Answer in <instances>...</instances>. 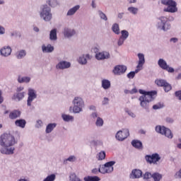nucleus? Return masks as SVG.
I'll return each mask as SVG.
<instances>
[{
	"mask_svg": "<svg viewBox=\"0 0 181 181\" xmlns=\"http://www.w3.org/2000/svg\"><path fill=\"white\" fill-rule=\"evenodd\" d=\"M80 9V5H76L71 8H70L67 13H66V16H73L74 15L76 14V12Z\"/></svg>",
	"mask_w": 181,
	"mask_h": 181,
	"instance_id": "22",
	"label": "nucleus"
},
{
	"mask_svg": "<svg viewBox=\"0 0 181 181\" xmlns=\"http://www.w3.org/2000/svg\"><path fill=\"white\" fill-rule=\"evenodd\" d=\"M156 132H158V134H161V135H165V136L169 139H172V138H173V134L172 133V131L170 129L165 127L164 126H156Z\"/></svg>",
	"mask_w": 181,
	"mask_h": 181,
	"instance_id": "7",
	"label": "nucleus"
},
{
	"mask_svg": "<svg viewBox=\"0 0 181 181\" xmlns=\"http://www.w3.org/2000/svg\"><path fill=\"white\" fill-rule=\"evenodd\" d=\"M15 136L9 133H4L0 136V152L2 155H13L15 147L13 145L18 144V140L21 139V133L15 132Z\"/></svg>",
	"mask_w": 181,
	"mask_h": 181,
	"instance_id": "1",
	"label": "nucleus"
},
{
	"mask_svg": "<svg viewBox=\"0 0 181 181\" xmlns=\"http://www.w3.org/2000/svg\"><path fill=\"white\" fill-rule=\"evenodd\" d=\"M127 114H128V115H129V117H132V118H136V115H135V113H134V112L129 110H125Z\"/></svg>",
	"mask_w": 181,
	"mask_h": 181,
	"instance_id": "48",
	"label": "nucleus"
},
{
	"mask_svg": "<svg viewBox=\"0 0 181 181\" xmlns=\"http://www.w3.org/2000/svg\"><path fill=\"white\" fill-rule=\"evenodd\" d=\"M77 160V157L76 156H70L68 158L64 160V163L66 165L67 162H71L73 163V162H76Z\"/></svg>",
	"mask_w": 181,
	"mask_h": 181,
	"instance_id": "38",
	"label": "nucleus"
},
{
	"mask_svg": "<svg viewBox=\"0 0 181 181\" xmlns=\"http://www.w3.org/2000/svg\"><path fill=\"white\" fill-rule=\"evenodd\" d=\"M42 53H52L54 51V47L52 46V45L49 44L47 46L45 45H42Z\"/></svg>",
	"mask_w": 181,
	"mask_h": 181,
	"instance_id": "19",
	"label": "nucleus"
},
{
	"mask_svg": "<svg viewBox=\"0 0 181 181\" xmlns=\"http://www.w3.org/2000/svg\"><path fill=\"white\" fill-rule=\"evenodd\" d=\"M140 94H142L139 97V100L140 101V106L148 111L149 110V103H152L156 98L158 92L156 90L146 91L142 89L139 90Z\"/></svg>",
	"mask_w": 181,
	"mask_h": 181,
	"instance_id": "2",
	"label": "nucleus"
},
{
	"mask_svg": "<svg viewBox=\"0 0 181 181\" xmlns=\"http://www.w3.org/2000/svg\"><path fill=\"white\" fill-rule=\"evenodd\" d=\"M91 6L93 9H95V8H97V4H95V0H92Z\"/></svg>",
	"mask_w": 181,
	"mask_h": 181,
	"instance_id": "60",
	"label": "nucleus"
},
{
	"mask_svg": "<svg viewBox=\"0 0 181 181\" xmlns=\"http://www.w3.org/2000/svg\"><path fill=\"white\" fill-rule=\"evenodd\" d=\"M21 111L15 110L10 112L8 117L10 119H16V118H19L21 117Z\"/></svg>",
	"mask_w": 181,
	"mask_h": 181,
	"instance_id": "21",
	"label": "nucleus"
},
{
	"mask_svg": "<svg viewBox=\"0 0 181 181\" xmlns=\"http://www.w3.org/2000/svg\"><path fill=\"white\" fill-rule=\"evenodd\" d=\"M96 159L98 160H104L105 159V151H102L96 155Z\"/></svg>",
	"mask_w": 181,
	"mask_h": 181,
	"instance_id": "36",
	"label": "nucleus"
},
{
	"mask_svg": "<svg viewBox=\"0 0 181 181\" xmlns=\"http://www.w3.org/2000/svg\"><path fill=\"white\" fill-rule=\"evenodd\" d=\"M17 81H18V83H20V84H22L23 83H30V77H29V76H24V77L18 76Z\"/></svg>",
	"mask_w": 181,
	"mask_h": 181,
	"instance_id": "29",
	"label": "nucleus"
},
{
	"mask_svg": "<svg viewBox=\"0 0 181 181\" xmlns=\"http://www.w3.org/2000/svg\"><path fill=\"white\" fill-rule=\"evenodd\" d=\"M138 93V89L134 88L132 90L129 91V94H135Z\"/></svg>",
	"mask_w": 181,
	"mask_h": 181,
	"instance_id": "62",
	"label": "nucleus"
},
{
	"mask_svg": "<svg viewBox=\"0 0 181 181\" xmlns=\"http://www.w3.org/2000/svg\"><path fill=\"white\" fill-rule=\"evenodd\" d=\"M166 122H168L169 124H173V119L170 118V117H167L166 118Z\"/></svg>",
	"mask_w": 181,
	"mask_h": 181,
	"instance_id": "63",
	"label": "nucleus"
},
{
	"mask_svg": "<svg viewBox=\"0 0 181 181\" xmlns=\"http://www.w3.org/2000/svg\"><path fill=\"white\" fill-rule=\"evenodd\" d=\"M57 127V124L56 123H50L48 125H47L45 132L46 134H50L53 129H55V127Z\"/></svg>",
	"mask_w": 181,
	"mask_h": 181,
	"instance_id": "30",
	"label": "nucleus"
},
{
	"mask_svg": "<svg viewBox=\"0 0 181 181\" xmlns=\"http://www.w3.org/2000/svg\"><path fill=\"white\" fill-rule=\"evenodd\" d=\"M28 100H27V105L30 107L32 105V103L33 100H36L37 98V94H36V90L33 88H29L28 91Z\"/></svg>",
	"mask_w": 181,
	"mask_h": 181,
	"instance_id": "11",
	"label": "nucleus"
},
{
	"mask_svg": "<svg viewBox=\"0 0 181 181\" xmlns=\"http://www.w3.org/2000/svg\"><path fill=\"white\" fill-rule=\"evenodd\" d=\"M74 35H76V30L69 28H65L64 29V35L65 37H68L69 39L70 37H73Z\"/></svg>",
	"mask_w": 181,
	"mask_h": 181,
	"instance_id": "14",
	"label": "nucleus"
},
{
	"mask_svg": "<svg viewBox=\"0 0 181 181\" xmlns=\"http://www.w3.org/2000/svg\"><path fill=\"white\" fill-rule=\"evenodd\" d=\"M15 125L20 128H25V127H26V120L23 119H17L15 121Z\"/></svg>",
	"mask_w": 181,
	"mask_h": 181,
	"instance_id": "27",
	"label": "nucleus"
},
{
	"mask_svg": "<svg viewBox=\"0 0 181 181\" xmlns=\"http://www.w3.org/2000/svg\"><path fill=\"white\" fill-rule=\"evenodd\" d=\"M156 27L158 30L168 32V30H170L172 25L170 23L168 22V18L165 16H160L157 18Z\"/></svg>",
	"mask_w": 181,
	"mask_h": 181,
	"instance_id": "4",
	"label": "nucleus"
},
{
	"mask_svg": "<svg viewBox=\"0 0 181 181\" xmlns=\"http://www.w3.org/2000/svg\"><path fill=\"white\" fill-rule=\"evenodd\" d=\"M124 15H125L124 13H119L117 14V18H118L119 19H122V18H124Z\"/></svg>",
	"mask_w": 181,
	"mask_h": 181,
	"instance_id": "64",
	"label": "nucleus"
},
{
	"mask_svg": "<svg viewBox=\"0 0 181 181\" xmlns=\"http://www.w3.org/2000/svg\"><path fill=\"white\" fill-rule=\"evenodd\" d=\"M146 161L147 163H149L150 165H156L159 160H160L161 157L158 153H153L151 155H146L145 156Z\"/></svg>",
	"mask_w": 181,
	"mask_h": 181,
	"instance_id": "8",
	"label": "nucleus"
},
{
	"mask_svg": "<svg viewBox=\"0 0 181 181\" xmlns=\"http://www.w3.org/2000/svg\"><path fill=\"white\" fill-rule=\"evenodd\" d=\"M92 173H93V175H98V173H100V171H98V169L97 168H93L91 170Z\"/></svg>",
	"mask_w": 181,
	"mask_h": 181,
	"instance_id": "61",
	"label": "nucleus"
},
{
	"mask_svg": "<svg viewBox=\"0 0 181 181\" xmlns=\"http://www.w3.org/2000/svg\"><path fill=\"white\" fill-rule=\"evenodd\" d=\"M99 173H103V175H105V173H108V171L106 169L105 165H100L98 168Z\"/></svg>",
	"mask_w": 181,
	"mask_h": 181,
	"instance_id": "42",
	"label": "nucleus"
},
{
	"mask_svg": "<svg viewBox=\"0 0 181 181\" xmlns=\"http://www.w3.org/2000/svg\"><path fill=\"white\" fill-rule=\"evenodd\" d=\"M102 87L104 90H110L111 88V82L107 79H103Z\"/></svg>",
	"mask_w": 181,
	"mask_h": 181,
	"instance_id": "26",
	"label": "nucleus"
},
{
	"mask_svg": "<svg viewBox=\"0 0 181 181\" xmlns=\"http://www.w3.org/2000/svg\"><path fill=\"white\" fill-rule=\"evenodd\" d=\"M127 71V66L124 65H117L112 70V73L115 76H121Z\"/></svg>",
	"mask_w": 181,
	"mask_h": 181,
	"instance_id": "12",
	"label": "nucleus"
},
{
	"mask_svg": "<svg viewBox=\"0 0 181 181\" xmlns=\"http://www.w3.org/2000/svg\"><path fill=\"white\" fill-rule=\"evenodd\" d=\"M129 135V129H123L122 130L118 131L115 135L116 139L117 141H124V139H127L128 138V136Z\"/></svg>",
	"mask_w": 181,
	"mask_h": 181,
	"instance_id": "10",
	"label": "nucleus"
},
{
	"mask_svg": "<svg viewBox=\"0 0 181 181\" xmlns=\"http://www.w3.org/2000/svg\"><path fill=\"white\" fill-rule=\"evenodd\" d=\"M158 64L159 67H160V69H162L163 70H165L166 69H168V63L163 59H158Z\"/></svg>",
	"mask_w": 181,
	"mask_h": 181,
	"instance_id": "28",
	"label": "nucleus"
},
{
	"mask_svg": "<svg viewBox=\"0 0 181 181\" xmlns=\"http://www.w3.org/2000/svg\"><path fill=\"white\" fill-rule=\"evenodd\" d=\"M110 104V99L108 98H104L102 101V105H108Z\"/></svg>",
	"mask_w": 181,
	"mask_h": 181,
	"instance_id": "50",
	"label": "nucleus"
},
{
	"mask_svg": "<svg viewBox=\"0 0 181 181\" xmlns=\"http://www.w3.org/2000/svg\"><path fill=\"white\" fill-rule=\"evenodd\" d=\"M40 18L44 22H51L53 19V13H52V8L47 4H42L40 6L38 11Z\"/></svg>",
	"mask_w": 181,
	"mask_h": 181,
	"instance_id": "3",
	"label": "nucleus"
},
{
	"mask_svg": "<svg viewBox=\"0 0 181 181\" xmlns=\"http://www.w3.org/2000/svg\"><path fill=\"white\" fill-rule=\"evenodd\" d=\"M160 108H163V104L158 103L153 106V110H160Z\"/></svg>",
	"mask_w": 181,
	"mask_h": 181,
	"instance_id": "49",
	"label": "nucleus"
},
{
	"mask_svg": "<svg viewBox=\"0 0 181 181\" xmlns=\"http://www.w3.org/2000/svg\"><path fill=\"white\" fill-rule=\"evenodd\" d=\"M98 13L100 18V19H103V21H108V18H107V16L105 15V13H104V12H103L101 10H99L98 11Z\"/></svg>",
	"mask_w": 181,
	"mask_h": 181,
	"instance_id": "44",
	"label": "nucleus"
},
{
	"mask_svg": "<svg viewBox=\"0 0 181 181\" xmlns=\"http://www.w3.org/2000/svg\"><path fill=\"white\" fill-rule=\"evenodd\" d=\"M95 126L98 127V128H101V127H103L104 125V119L101 117H98L95 121Z\"/></svg>",
	"mask_w": 181,
	"mask_h": 181,
	"instance_id": "37",
	"label": "nucleus"
},
{
	"mask_svg": "<svg viewBox=\"0 0 181 181\" xmlns=\"http://www.w3.org/2000/svg\"><path fill=\"white\" fill-rule=\"evenodd\" d=\"M128 12L130 13H132V15H136L138 13V8L134 7V6H130L127 8Z\"/></svg>",
	"mask_w": 181,
	"mask_h": 181,
	"instance_id": "40",
	"label": "nucleus"
},
{
	"mask_svg": "<svg viewBox=\"0 0 181 181\" xmlns=\"http://www.w3.org/2000/svg\"><path fill=\"white\" fill-rule=\"evenodd\" d=\"M0 35H5V28L0 25Z\"/></svg>",
	"mask_w": 181,
	"mask_h": 181,
	"instance_id": "59",
	"label": "nucleus"
},
{
	"mask_svg": "<svg viewBox=\"0 0 181 181\" xmlns=\"http://www.w3.org/2000/svg\"><path fill=\"white\" fill-rule=\"evenodd\" d=\"M176 179H181V168L180 170L175 173Z\"/></svg>",
	"mask_w": 181,
	"mask_h": 181,
	"instance_id": "57",
	"label": "nucleus"
},
{
	"mask_svg": "<svg viewBox=\"0 0 181 181\" xmlns=\"http://www.w3.org/2000/svg\"><path fill=\"white\" fill-rule=\"evenodd\" d=\"M135 77V72L131 71L127 74V78H134Z\"/></svg>",
	"mask_w": 181,
	"mask_h": 181,
	"instance_id": "55",
	"label": "nucleus"
},
{
	"mask_svg": "<svg viewBox=\"0 0 181 181\" xmlns=\"http://www.w3.org/2000/svg\"><path fill=\"white\" fill-rule=\"evenodd\" d=\"M121 35H122L120 36V37L127 40V39H128V37L129 36V33L127 31V30H123L121 31Z\"/></svg>",
	"mask_w": 181,
	"mask_h": 181,
	"instance_id": "43",
	"label": "nucleus"
},
{
	"mask_svg": "<svg viewBox=\"0 0 181 181\" xmlns=\"http://www.w3.org/2000/svg\"><path fill=\"white\" fill-rule=\"evenodd\" d=\"M50 40H57V29L54 28L49 33Z\"/></svg>",
	"mask_w": 181,
	"mask_h": 181,
	"instance_id": "31",
	"label": "nucleus"
},
{
	"mask_svg": "<svg viewBox=\"0 0 181 181\" xmlns=\"http://www.w3.org/2000/svg\"><path fill=\"white\" fill-rule=\"evenodd\" d=\"M91 118H93V119H96L100 118V116H98V113L97 112H93L90 115Z\"/></svg>",
	"mask_w": 181,
	"mask_h": 181,
	"instance_id": "51",
	"label": "nucleus"
},
{
	"mask_svg": "<svg viewBox=\"0 0 181 181\" xmlns=\"http://www.w3.org/2000/svg\"><path fill=\"white\" fill-rule=\"evenodd\" d=\"M155 83L158 87H163L164 91H165V93H169V91L172 90V86H170L169 83L166 81V80L156 79Z\"/></svg>",
	"mask_w": 181,
	"mask_h": 181,
	"instance_id": "9",
	"label": "nucleus"
},
{
	"mask_svg": "<svg viewBox=\"0 0 181 181\" xmlns=\"http://www.w3.org/2000/svg\"><path fill=\"white\" fill-rule=\"evenodd\" d=\"M164 70H166V71H168V73H175V69L169 66V65H168L167 69Z\"/></svg>",
	"mask_w": 181,
	"mask_h": 181,
	"instance_id": "53",
	"label": "nucleus"
},
{
	"mask_svg": "<svg viewBox=\"0 0 181 181\" xmlns=\"http://www.w3.org/2000/svg\"><path fill=\"white\" fill-rule=\"evenodd\" d=\"M132 175L134 176L133 179H139L142 177V170L134 169L132 171Z\"/></svg>",
	"mask_w": 181,
	"mask_h": 181,
	"instance_id": "25",
	"label": "nucleus"
},
{
	"mask_svg": "<svg viewBox=\"0 0 181 181\" xmlns=\"http://www.w3.org/2000/svg\"><path fill=\"white\" fill-rule=\"evenodd\" d=\"M124 42H125V39L119 37V40L117 42L118 46H122L124 45Z\"/></svg>",
	"mask_w": 181,
	"mask_h": 181,
	"instance_id": "52",
	"label": "nucleus"
},
{
	"mask_svg": "<svg viewBox=\"0 0 181 181\" xmlns=\"http://www.w3.org/2000/svg\"><path fill=\"white\" fill-rule=\"evenodd\" d=\"M112 30L115 35H119V25L115 23L112 26Z\"/></svg>",
	"mask_w": 181,
	"mask_h": 181,
	"instance_id": "35",
	"label": "nucleus"
},
{
	"mask_svg": "<svg viewBox=\"0 0 181 181\" xmlns=\"http://www.w3.org/2000/svg\"><path fill=\"white\" fill-rule=\"evenodd\" d=\"M26 56V50L25 49H20L16 53V57L18 59H23Z\"/></svg>",
	"mask_w": 181,
	"mask_h": 181,
	"instance_id": "32",
	"label": "nucleus"
},
{
	"mask_svg": "<svg viewBox=\"0 0 181 181\" xmlns=\"http://www.w3.org/2000/svg\"><path fill=\"white\" fill-rule=\"evenodd\" d=\"M160 179H162V175L159 174L158 173H153L154 181H160Z\"/></svg>",
	"mask_w": 181,
	"mask_h": 181,
	"instance_id": "47",
	"label": "nucleus"
},
{
	"mask_svg": "<svg viewBox=\"0 0 181 181\" xmlns=\"http://www.w3.org/2000/svg\"><path fill=\"white\" fill-rule=\"evenodd\" d=\"M151 177H153V174H151L149 172H146L144 175H143V178L146 180H148V179H151Z\"/></svg>",
	"mask_w": 181,
	"mask_h": 181,
	"instance_id": "45",
	"label": "nucleus"
},
{
	"mask_svg": "<svg viewBox=\"0 0 181 181\" xmlns=\"http://www.w3.org/2000/svg\"><path fill=\"white\" fill-rule=\"evenodd\" d=\"M71 67V63L67 61H61L56 65L57 70H66V69H70Z\"/></svg>",
	"mask_w": 181,
	"mask_h": 181,
	"instance_id": "13",
	"label": "nucleus"
},
{
	"mask_svg": "<svg viewBox=\"0 0 181 181\" xmlns=\"http://www.w3.org/2000/svg\"><path fill=\"white\" fill-rule=\"evenodd\" d=\"M22 37V34H21L20 32L16 30V31H13L11 33V37Z\"/></svg>",
	"mask_w": 181,
	"mask_h": 181,
	"instance_id": "46",
	"label": "nucleus"
},
{
	"mask_svg": "<svg viewBox=\"0 0 181 181\" xmlns=\"http://www.w3.org/2000/svg\"><path fill=\"white\" fill-rule=\"evenodd\" d=\"M42 124H43V122H42V120H37L35 127L37 128H40V127H42Z\"/></svg>",
	"mask_w": 181,
	"mask_h": 181,
	"instance_id": "56",
	"label": "nucleus"
},
{
	"mask_svg": "<svg viewBox=\"0 0 181 181\" xmlns=\"http://www.w3.org/2000/svg\"><path fill=\"white\" fill-rule=\"evenodd\" d=\"M11 53H12V48H11L9 46L4 47L0 49V54L4 57H8V56H11Z\"/></svg>",
	"mask_w": 181,
	"mask_h": 181,
	"instance_id": "16",
	"label": "nucleus"
},
{
	"mask_svg": "<svg viewBox=\"0 0 181 181\" xmlns=\"http://www.w3.org/2000/svg\"><path fill=\"white\" fill-rule=\"evenodd\" d=\"M84 181H100L101 178L98 176H86L83 178Z\"/></svg>",
	"mask_w": 181,
	"mask_h": 181,
	"instance_id": "34",
	"label": "nucleus"
},
{
	"mask_svg": "<svg viewBox=\"0 0 181 181\" xmlns=\"http://www.w3.org/2000/svg\"><path fill=\"white\" fill-rule=\"evenodd\" d=\"M69 180L70 181H81V179L78 177L76 173H73L69 175Z\"/></svg>",
	"mask_w": 181,
	"mask_h": 181,
	"instance_id": "41",
	"label": "nucleus"
},
{
	"mask_svg": "<svg viewBox=\"0 0 181 181\" xmlns=\"http://www.w3.org/2000/svg\"><path fill=\"white\" fill-rule=\"evenodd\" d=\"M161 4L168 6L167 8H164V12H170V13H175L177 12V4L173 0H161Z\"/></svg>",
	"mask_w": 181,
	"mask_h": 181,
	"instance_id": "6",
	"label": "nucleus"
},
{
	"mask_svg": "<svg viewBox=\"0 0 181 181\" xmlns=\"http://www.w3.org/2000/svg\"><path fill=\"white\" fill-rule=\"evenodd\" d=\"M87 59H90V54H83L78 59V62L82 66H86L87 64Z\"/></svg>",
	"mask_w": 181,
	"mask_h": 181,
	"instance_id": "17",
	"label": "nucleus"
},
{
	"mask_svg": "<svg viewBox=\"0 0 181 181\" xmlns=\"http://www.w3.org/2000/svg\"><path fill=\"white\" fill-rule=\"evenodd\" d=\"M178 41L179 40L177 37H172L170 39V42L173 43H177Z\"/></svg>",
	"mask_w": 181,
	"mask_h": 181,
	"instance_id": "58",
	"label": "nucleus"
},
{
	"mask_svg": "<svg viewBox=\"0 0 181 181\" xmlns=\"http://www.w3.org/2000/svg\"><path fill=\"white\" fill-rule=\"evenodd\" d=\"M132 145L134 148H136V149H141L142 148V142L139 140H133Z\"/></svg>",
	"mask_w": 181,
	"mask_h": 181,
	"instance_id": "33",
	"label": "nucleus"
},
{
	"mask_svg": "<svg viewBox=\"0 0 181 181\" xmlns=\"http://www.w3.org/2000/svg\"><path fill=\"white\" fill-rule=\"evenodd\" d=\"M110 52H98L95 54L97 60H105V59H110Z\"/></svg>",
	"mask_w": 181,
	"mask_h": 181,
	"instance_id": "15",
	"label": "nucleus"
},
{
	"mask_svg": "<svg viewBox=\"0 0 181 181\" xmlns=\"http://www.w3.org/2000/svg\"><path fill=\"white\" fill-rule=\"evenodd\" d=\"M47 4L49 8H57V6H60V3L58 0H48Z\"/></svg>",
	"mask_w": 181,
	"mask_h": 181,
	"instance_id": "24",
	"label": "nucleus"
},
{
	"mask_svg": "<svg viewBox=\"0 0 181 181\" xmlns=\"http://www.w3.org/2000/svg\"><path fill=\"white\" fill-rule=\"evenodd\" d=\"M138 57H139V64L136 66V69H139V67H142V66L145 64V55H144V54L139 53Z\"/></svg>",
	"mask_w": 181,
	"mask_h": 181,
	"instance_id": "23",
	"label": "nucleus"
},
{
	"mask_svg": "<svg viewBox=\"0 0 181 181\" xmlns=\"http://www.w3.org/2000/svg\"><path fill=\"white\" fill-rule=\"evenodd\" d=\"M175 97H177L178 100H181V90L175 91Z\"/></svg>",
	"mask_w": 181,
	"mask_h": 181,
	"instance_id": "54",
	"label": "nucleus"
},
{
	"mask_svg": "<svg viewBox=\"0 0 181 181\" xmlns=\"http://www.w3.org/2000/svg\"><path fill=\"white\" fill-rule=\"evenodd\" d=\"M114 165H115V161H109L105 163V168H106V170H107V173H111L114 171Z\"/></svg>",
	"mask_w": 181,
	"mask_h": 181,
	"instance_id": "20",
	"label": "nucleus"
},
{
	"mask_svg": "<svg viewBox=\"0 0 181 181\" xmlns=\"http://www.w3.org/2000/svg\"><path fill=\"white\" fill-rule=\"evenodd\" d=\"M14 101H21L25 98V92H17L11 98Z\"/></svg>",
	"mask_w": 181,
	"mask_h": 181,
	"instance_id": "18",
	"label": "nucleus"
},
{
	"mask_svg": "<svg viewBox=\"0 0 181 181\" xmlns=\"http://www.w3.org/2000/svg\"><path fill=\"white\" fill-rule=\"evenodd\" d=\"M72 104L74 105V114H80V112H83V109L85 106L83 98L77 96L75 97L72 101Z\"/></svg>",
	"mask_w": 181,
	"mask_h": 181,
	"instance_id": "5",
	"label": "nucleus"
},
{
	"mask_svg": "<svg viewBox=\"0 0 181 181\" xmlns=\"http://www.w3.org/2000/svg\"><path fill=\"white\" fill-rule=\"evenodd\" d=\"M62 119L65 121V122H69V121H73L74 119V117L70 115H62Z\"/></svg>",
	"mask_w": 181,
	"mask_h": 181,
	"instance_id": "39",
	"label": "nucleus"
}]
</instances>
